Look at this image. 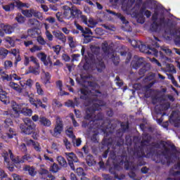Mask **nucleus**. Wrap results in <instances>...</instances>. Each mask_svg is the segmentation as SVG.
Returning <instances> with one entry per match:
<instances>
[{"label": "nucleus", "mask_w": 180, "mask_h": 180, "mask_svg": "<svg viewBox=\"0 0 180 180\" xmlns=\"http://www.w3.org/2000/svg\"><path fill=\"white\" fill-rule=\"evenodd\" d=\"M103 106L102 101H97L96 103H93L92 107L87 108L86 110V115L85 118L87 120L91 119L93 122L102 120V115H95L94 112L96 110H99Z\"/></svg>", "instance_id": "1"}, {"label": "nucleus", "mask_w": 180, "mask_h": 180, "mask_svg": "<svg viewBox=\"0 0 180 180\" xmlns=\"http://www.w3.org/2000/svg\"><path fill=\"white\" fill-rule=\"evenodd\" d=\"M9 155H10V158L11 160H12V162L15 164H18V163H23L25 160H29L30 158V155H24L23 157V160H20L19 158H13V153L11 151V150H8V153H4L3 154V157L4 158V161L7 163H9V161L8 160V158H9Z\"/></svg>", "instance_id": "2"}, {"label": "nucleus", "mask_w": 180, "mask_h": 180, "mask_svg": "<svg viewBox=\"0 0 180 180\" xmlns=\"http://www.w3.org/2000/svg\"><path fill=\"white\" fill-rule=\"evenodd\" d=\"M22 13L27 18L34 17L35 18H37L39 20H44L42 13L34 8L22 10Z\"/></svg>", "instance_id": "3"}, {"label": "nucleus", "mask_w": 180, "mask_h": 180, "mask_svg": "<svg viewBox=\"0 0 180 180\" xmlns=\"http://www.w3.org/2000/svg\"><path fill=\"white\" fill-rule=\"evenodd\" d=\"M25 106V103L17 104L15 101L11 102L13 111H5L4 115H11L16 117L18 113H22V108Z\"/></svg>", "instance_id": "4"}, {"label": "nucleus", "mask_w": 180, "mask_h": 180, "mask_svg": "<svg viewBox=\"0 0 180 180\" xmlns=\"http://www.w3.org/2000/svg\"><path fill=\"white\" fill-rule=\"evenodd\" d=\"M15 6L18 7V8H30V4L22 3L19 0H17L15 2L11 3L8 5H4L3 6V9L6 12H9V11L13 10Z\"/></svg>", "instance_id": "5"}, {"label": "nucleus", "mask_w": 180, "mask_h": 180, "mask_svg": "<svg viewBox=\"0 0 180 180\" xmlns=\"http://www.w3.org/2000/svg\"><path fill=\"white\" fill-rule=\"evenodd\" d=\"M144 15L147 18H150V16L151 15V13L150 11L146 10L144 7H142L141 9L140 10V13L136 15L137 22L139 23L140 24L144 23Z\"/></svg>", "instance_id": "6"}, {"label": "nucleus", "mask_w": 180, "mask_h": 180, "mask_svg": "<svg viewBox=\"0 0 180 180\" xmlns=\"http://www.w3.org/2000/svg\"><path fill=\"white\" fill-rule=\"evenodd\" d=\"M37 57L41 60V62L44 64V65H52L53 63L51 60L50 57L47 58V55L44 52H40L37 54Z\"/></svg>", "instance_id": "7"}, {"label": "nucleus", "mask_w": 180, "mask_h": 180, "mask_svg": "<svg viewBox=\"0 0 180 180\" xmlns=\"http://www.w3.org/2000/svg\"><path fill=\"white\" fill-rule=\"evenodd\" d=\"M63 131V123H62V122L60 119H57L56 124L55 128L53 129V135L55 137H57V136L60 135Z\"/></svg>", "instance_id": "8"}, {"label": "nucleus", "mask_w": 180, "mask_h": 180, "mask_svg": "<svg viewBox=\"0 0 180 180\" xmlns=\"http://www.w3.org/2000/svg\"><path fill=\"white\" fill-rule=\"evenodd\" d=\"M65 155L67 159L69 162V165L72 170H75V167L73 162H77V156L75 155L74 153H65Z\"/></svg>", "instance_id": "9"}, {"label": "nucleus", "mask_w": 180, "mask_h": 180, "mask_svg": "<svg viewBox=\"0 0 180 180\" xmlns=\"http://www.w3.org/2000/svg\"><path fill=\"white\" fill-rule=\"evenodd\" d=\"M0 28L7 34H11L14 32V27L9 25L0 23Z\"/></svg>", "instance_id": "10"}, {"label": "nucleus", "mask_w": 180, "mask_h": 180, "mask_svg": "<svg viewBox=\"0 0 180 180\" xmlns=\"http://www.w3.org/2000/svg\"><path fill=\"white\" fill-rule=\"evenodd\" d=\"M146 60L143 58H140L137 60H133L131 61V66L134 69H138L141 65H145Z\"/></svg>", "instance_id": "11"}, {"label": "nucleus", "mask_w": 180, "mask_h": 180, "mask_svg": "<svg viewBox=\"0 0 180 180\" xmlns=\"http://www.w3.org/2000/svg\"><path fill=\"white\" fill-rule=\"evenodd\" d=\"M26 143L28 146H32L33 148L37 151V152H41V148L38 142H34L32 139H27L26 141Z\"/></svg>", "instance_id": "12"}, {"label": "nucleus", "mask_w": 180, "mask_h": 180, "mask_svg": "<svg viewBox=\"0 0 180 180\" xmlns=\"http://www.w3.org/2000/svg\"><path fill=\"white\" fill-rule=\"evenodd\" d=\"M75 26H76V28H77V30L81 31V32L83 34L82 36H84V37H86V36H85L84 34L93 35V32H91V30L90 29H89V28L84 29L82 26H80L77 23H75Z\"/></svg>", "instance_id": "13"}, {"label": "nucleus", "mask_w": 180, "mask_h": 180, "mask_svg": "<svg viewBox=\"0 0 180 180\" xmlns=\"http://www.w3.org/2000/svg\"><path fill=\"white\" fill-rule=\"evenodd\" d=\"M28 25H32L36 29H41L42 27V24L40 22V21H38V20H36V18H30L28 20Z\"/></svg>", "instance_id": "14"}, {"label": "nucleus", "mask_w": 180, "mask_h": 180, "mask_svg": "<svg viewBox=\"0 0 180 180\" xmlns=\"http://www.w3.org/2000/svg\"><path fill=\"white\" fill-rule=\"evenodd\" d=\"M30 61L34 63L37 65V67H39V64L38 63L37 59L35 57H34L33 56H31L30 57L25 56L24 64L25 65H28Z\"/></svg>", "instance_id": "15"}, {"label": "nucleus", "mask_w": 180, "mask_h": 180, "mask_svg": "<svg viewBox=\"0 0 180 180\" xmlns=\"http://www.w3.org/2000/svg\"><path fill=\"white\" fill-rule=\"evenodd\" d=\"M42 83L44 84H50L51 83V75L48 72H43L41 74V77Z\"/></svg>", "instance_id": "16"}, {"label": "nucleus", "mask_w": 180, "mask_h": 180, "mask_svg": "<svg viewBox=\"0 0 180 180\" xmlns=\"http://www.w3.org/2000/svg\"><path fill=\"white\" fill-rule=\"evenodd\" d=\"M82 14V11L77 8L76 7L73 6L71 9V18H79V16Z\"/></svg>", "instance_id": "17"}, {"label": "nucleus", "mask_w": 180, "mask_h": 180, "mask_svg": "<svg viewBox=\"0 0 180 180\" xmlns=\"http://www.w3.org/2000/svg\"><path fill=\"white\" fill-rule=\"evenodd\" d=\"M53 34L55 36V37L59 39L60 41H61L62 43H65L66 37L62 32L59 31H56V32H53Z\"/></svg>", "instance_id": "18"}, {"label": "nucleus", "mask_w": 180, "mask_h": 180, "mask_svg": "<svg viewBox=\"0 0 180 180\" xmlns=\"http://www.w3.org/2000/svg\"><path fill=\"white\" fill-rule=\"evenodd\" d=\"M36 127L21 125L20 129L26 134H30Z\"/></svg>", "instance_id": "19"}, {"label": "nucleus", "mask_w": 180, "mask_h": 180, "mask_svg": "<svg viewBox=\"0 0 180 180\" xmlns=\"http://www.w3.org/2000/svg\"><path fill=\"white\" fill-rule=\"evenodd\" d=\"M49 170L46 169H41L39 171V174L41 176V178L44 179V180L47 179H51V176L52 175H49Z\"/></svg>", "instance_id": "20"}, {"label": "nucleus", "mask_w": 180, "mask_h": 180, "mask_svg": "<svg viewBox=\"0 0 180 180\" xmlns=\"http://www.w3.org/2000/svg\"><path fill=\"white\" fill-rule=\"evenodd\" d=\"M0 93V101L3 102L4 104H7L9 103V99L6 96V92L3 91V89L1 88Z\"/></svg>", "instance_id": "21"}, {"label": "nucleus", "mask_w": 180, "mask_h": 180, "mask_svg": "<svg viewBox=\"0 0 180 180\" xmlns=\"http://www.w3.org/2000/svg\"><path fill=\"white\" fill-rule=\"evenodd\" d=\"M63 9L65 10L63 13L65 18L67 19H70V18H72V15H71L72 9L70 8V7L68 6H64Z\"/></svg>", "instance_id": "22"}, {"label": "nucleus", "mask_w": 180, "mask_h": 180, "mask_svg": "<svg viewBox=\"0 0 180 180\" xmlns=\"http://www.w3.org/2000/svg\"><path fill=\"white\" fill-rule=\"evenodd\" d=\"M8 86L10 87H11L12 89H13V90L15 91L16 92H19V94H20L22 91V89L20 88V86L15 82H11L8 84Z\"/></svg>", "instance_id": "23"}, {"label": "nucleus", "mask_w": 180, "mask_h": 180, "mask_svg": "<svg viewBox=\"0 0 180 180\" xmlns=\"http://www.w3.org/2000/svg\"><path fill=\"white\" fill-rule=\"evenodd\" d=\"M97 25H98V21H96V20H94V18H89L87 21V24L86 25H87L90 28H94Z\"/></svg>", "instance_id": "24"}, {"label": "nucleus", "mask_w": 180, "mask_h": 180, "mask_svg": "<svg viewBox=\"0 0 180 180\" xmlns=\"http://www.w3.org/2000/svg\"><path fill=\"white\" fill-rule=\"evenodd\" d=\"M35 89L37 91V94L39 96H44V91L41 87V85L40 84L39 82H36L35 83Z\"/></svg>", "instance_id": "25"}, {"label": "nucleus", "mask_w": 180, "mask_h": 180, "mask_svg": "<svg viewBox=\"0 0 180 180\" xmlns=\"http://www.w3.org/2000/svg\"><path fill=\"white\" fill-rule=\"evenodd\" d=\"M56 160H57L58 163L60 166L64 167H65L67 166V162H66L65 159L63 156L58 155L57 157Z\"/></svg>", "instance_id": "26"}, {"label": "nucleus", "mask_w": 180, "mask_h": 180, "mask_svg": "<svg viewBox=\"0 0 180 180\" xmlns=\"http://www.w3.org/2000/svg\"><path fill=\"white\" fill-rule=\"evenodd\" d=\"M108 13L117 15V18H119L121 20V21H122V23H124V24H127L128 23V21H127L125 20V18L123 15H122L121 13H115L112 11H110V10H108Z\"/></svg>", "instance_id": "27"}, {"label": "nucleus", "mask_w": 180, "mask_h": 180, "mask_svg": "<svg viewBox=\"0 0 180 180\" xmlns=\"http://www.w3.org/2000/svg\"><path fill=\"white\" fill-rule=\"evenodd\" d=\"M39 122L45 127H49L51 125V122L44 117L39 118Z\"/></svg>", "instance_id": "28"}, {"label": "nucleus", "mask_w": 180, "mask_h": 180, "mask_svg": "<svg viewBox=\"0 0 180 180\" xmlns=\"http://www.w3.org/2000/svg\"><path fill=\"white\" fill-rule=\"evenodd\" d=\"M86 163L89 167H91L96 164L94 158L92 155H87L86 158Z\"/></svg>", "instance_id": "29"}, {"label": "nucleus", "mask_w": 180, "mask_h": 180, "mask_svg": "<svg viewBox=\"0 0 180 180\" xmlns=\"http://www.w3.org/2000/svg\"><path fill=\"white\" fill-rule=\"evenodd\" d=\"M25 106H26V104L25 105L23 106L21 113H22L25 116H31L32 115V109L27 108H25Z\"/></svg>", "instance_id": "30"}, {"label": "nucleus", "mask_w": 180, "mask_h": 180, "mask_svg": "<svg viewBox=\"0 0 180 180\" xmlns=\"http://www.w3.org/2000/svg\"><path fill=\"white\" fill-rule=\"evenodd\" d=\"M25 171H28V174L31 176H34L37 174V172L35 171V169L34 167H30L29 166L26 167L25 168Z\"/></svg>", "instance_id": "31"}, {"label": "nucleus", "mask_w": 180, "mask_h": 180, "mask_svg": "<svg viewBox=\"0 0 180 180\" xmlns=\"http://www.w3.org/2000/svg\"><path fill=\"white\" fill-rule=\"evenodd\" d=\"M8 56V50L4 48L0 49V58L4 59Z\"/></svg>", "instance_id": "32"}, {"label": "nucleus", "mask_w": 180, "mask_h": 180, "mask_svg": "<svg viewBox=\"0 0 180 180\" xmlns=\"http://www.w3.org/2000/svg\"><path fill=\"white\" fill-rule=\"evenodd\" d=\"M42 50V46H39L37 45H33L32 48L30 49V51L32 53H36L37 51H41Z\"/></svg>", "instance_id": "33"}, {"label": "nucleus", "mask_w": 180, "mask_h": 180, "mask_svg": "<svg viewBox=\"0 0 180 180\" xmlns=\"http://www.w3.org/2000/svg\"><path fill=\"white\" fill-rule=\"evenodd\" d=\"M68 43L72 49L75 48L77 46V42L74 41V39L72 37H68Z\"/></svg>", "instance_id": "34"}, {"label": "nucleus", "mask_w": 180, "mask_h": 180, "mask_svg": "<svg viewBox=\"0 0 180 180\" xmlns=\"http://www.w3.org/2000/svg\"><path fill=\"white\" fill-rule=\"evenodd\" d=\"M56 85H57V86H58V87L59 88V89H60V93H59V94H60V96L68 95L67 93H65V92L63 91V89H62V86H63V84H62V82H61L60 81L57 82H56Z\"/></svg>", "instance_id": "35"}, {"label": "nucleus", "mask_w": 180, "mask_h": 180, "mask_svg": "<svg viewBox=\"0 0 180 180\" xmlns=\"http://www.w3.org/2000/svg\"><path fill=\"white\" fill-rule=\"evenodd\" d=\"M59 167L57 164L53 163L52 166H51L49 170L53 173H56L59 170Z\"/></svg>", "instance_id": "36"}, {"label": "nucleus", "mask_w": 180, "mask_h": 180, "mask_svg": "<svg viewBox=\"0 0 180 180\" xmlns=\"http://www.w3.org/2000/svg\"><path fill=\"white\" fill-rule=\"evenodd\" d=\"M167 71H169L170 72L176 73V69H175L174 65H172V64L167 63Z\"/></svg>", "instance_id": "37"}, {"label": "nucleus", "mask_w": 180, "mask_h": 180, "mask_svg": "<svg viewBox=\"0 0 180 180\" xmlns=\"http://www.w3.org/2000/svg\"><path fill=\"white\" fill-rule=\"evenodd\" d=\"M15 19L20 24L24 23L25 21V18L21 14H18Z\"/></svg>", "instance_id": "38"}, {"label": "nucleus", "mask_w": 180, "mask_h": 180, "mask_svg": "<svg viewBox=\"0 0 180 180\" xmlns=\"http://www.w3.org/2000/svg\"><path fill=\"white\" fill-rule=\"evenodd\" d=\"M24 122L26 125L25 127H30V126L36 127L34 123L32 122V121L31 120H30L29 118H25L24 120Z\"/></svg>", "instance_id": "39"}, {"label": "nucleus", "mask_w": 180, "mask_h": 180, "mask_svg": "<svg viewBox=\"0 0 180 180\" xmlns=\"http://www.w3.org/2000/svg\"><path fill=\"white\" fill-rule=\"evenodd\" d=\"M66 134H67L68 137H71L72 139H75V136L73 134V131H72V127H70V128L67 129Z\"/></svg>", "instance_id": "40"}, {"label": "nucleus", "mask_w": 180, "mask_h": 180, "mask_svg": "<svg viewBox=\"0 0 180 180\" xmlns=\"http://www.w3.org/2000/svg\"><path fill=\"white\" fill-rule=\"evenodd\" d=\"M79 18L86 25H88V18L86 15L80 14V16L79 17Z\"/></svg>", "instance_id": "41"}, {"label": "nucleus", "mask_w": 180, "mask_h": 180, "mask_svg": "<svg viewBox=\"0 0 180 180\" xmlns=\"http://www.w3.org/2000/svg\"><path fill=\"white\" fill-rule=\"evenodd\" d=\"M5 178H6V174L2 169H0V180H11L9 178L4 179Z\"/></svg>", "instance_id": "42"}, {"label": "nucleus", "mask_w": 180, "mask_h": 180, "mask_svg": "<svg viewBox=\"0 0 180 180\" xmlns=\"http://www.w3.org/2000/svg\"><path fill=\"white\" fill-rule=\"evenodd\" d=\"M6 43H8L11 47H14L15 46V41L12 39L11 37L6 38Z\"/></svg>", "instance_id": "43"}, {"label": "nucleus", "mask_w": 180, "mask_h": 180, "mask_svg": "<svg viewBox=\"0 0 180 180\" xmlns=\"http://www.w3.org/2000/svg\"><path fill=\"white\" fill-rule=\"evenodd\" d=\"M167 78H169V79L172 80V83L175 86H178V84L176 82V81L174 79V77L172 75H167Z\"/></svg>", "instance_id": "44"}, {"label": "nucleus", "mask_w": 180, "mask_h": 180, "mask_svg": "<svg viewBox=\"0 0 180 180\" xmlns=\"http://www.w3.org/2000/svg\"><path fill=\"white\" fill-rule=\"evenodd\" d=\"M45 35L49 41H53V34L49 31H46Z\"/></svg>", "instance_id": "45"}, {"label": "nucleus", "mask_w": 180, "mask_h": 180, "mask_svg": "<svg viewBox=\"0 0 180 180\" xmlns=\"http://www.w3.org/2000/svg\"><path fill=\"white\" fill-rule=\"evenodd\" d=\"M60 49L61 47L60 45H56L52 47V49L57 55H58V53H60Z\"/></svg>", "instance_id": "46"}, {"label": "nucleus", "mask_w": 180, "mask_h": 180, "mask_svg": "<svg viewBox=\"0 0 180 180\" xmlns=\"http://www.w3.org/2000/svg\"><path fill=\"white\" fill-rule=\"evenodd\" d=\"M38 43L39 44H41L42 46H44V44H46V41H45V39L41 37H38L37 39Z\"/></svg>", "instance_id": "47"}, {"label": "nucleus", "mask_w": 180, "mask_h": 180, "mask_svg": "<svg viewBox=\"0 0 180 180\" xmlns=\"http://www.w3.org/2000/svg\"><path fill=\"white\" fill-rule=\"evenodd\" d=\"M1 78L3 80L11 81V75H8L5 72L1 75Z\"/></svg>", "instance_id": "48"}, {"label": "nucleus", "mask_w": 180, "mask_h": 180, "mask_svg": "<svg viewBox=\"0 0 180 180\" xmlns=\"http://www.w3.org/2000/svg\"><path fill=\"white\" fill-rule=\"evenodd\" d=\"M52 105L55 107H58V108H60V107H62V104L60 102L58 101L56 99H54L53 101H52Z\"/></svg>", "instance_id": "49"}, {"label": "nucleus", "mask_w": 180, "mask_h": 180, "mask_svg": "<svg viewBox=\"0 0 180 180\" xmlns=\"http://www.w3.org/2000/svg\"><path fill=\"white\" fill-rule=\"evenodd\" d=\"M65 106L70 108H75V105L71 100H68L67 102H65Z\"/></svg>", "instance_id": "50"}, {"label": "nucleus", "mask_w": 180, "mask_h": 180, "mask_svg": "<svg viewBox=\"0 0 180 180\" xmlns=\"http://www.w3.org/2000/svg\"><path fill=\"white\" fill-rule=\"evenodd\" d=\"M28 35L32 37H35L37 35V33L35 30H28Z\"/></svg>", "instance_id": "51"}, {"label": "nucleus", "mask_w": 180, "mask_h": 180, "mask_svg": "<svg viewBox=\"0 0 180 180\" xmlns=\"http://www.w3.org/2000/svg\"><path fill=\"white\" fill-rule=\"evenodd\" d=\"M76 173H77V175L79 176H84V169L82 168H77V169H76Z\"/></svg>", "instance_id": "52"}, {"label": "nucleus", "mask_w": 180, "mask_h": 180, "mask_svg": "<svg viewBox=\"0 0 180 180\" xmlns=\"http://www.w3.org/2000/svg\"><path fill=\"white\" fill-rule=\"evenodd\" d=\"M148 53L150 55H158V51L155 49H149V51H148Z\"/></svg>", "instance_id": "53"}, {"label": "nucleus", "mask_w": 180, "mask_h": 180, "mask_svg": "<svg viewBox=\"0 0 180 180\" xmlns=\"http://www.w3.org/2000/svg\"><path fill=\"white\" fill-rule=\"evenodd\" d=\"M4 66L6 68H10L13 66V63L11 60H6L4 62Z\"/></svg>", "instance_id": "54"}, {"label": "nucleus", "mask_w": 180, "mask_h": 180, "mask_svg": "<svg viewBox=\"0 0 180 180\" xmlns=\"http://www.w3.org/2000/svg\"><path fill=\"white\" fill-rule=\"evenodd\" d=\"M63 142H64L65 146H66V149L70 150V148H71V144H70V143L68 141V139H65L63 140Z\"/></svg>", "instance_id": "55"}, {"label": "nucleus", "mask_w": 180, "mask_h": 180, "mask_svg": "<svg viewBox=\"0 0 180 180\" xmlns=\"http://www.w3.org/2000/svg\"><path fill=\"white\" fill-rule=\"evenodd\" d=\"M63 17L62 13L58 12L56 13V18L59 22H63Z\"/></svg>", "instance_id": "56"}, {"label": "nucleus", "mask_w": 180, "mask_h": 180, "mask_svg": "<svg viewBox=\"0 0 180 180\" xmlns=\"http://www.w3.org/2000/svg\"><path fill=\"white\" fill-rule=\"evenodd\" d=\"M104 68H105V65L103 62H101L100 64L97 66V69L98 72L102 71V70Z\"/></svg>", "instance_id": "57"}, {"label": "nucleus", "mask_w": 180, "mask_h": 180, "mask_svg": "<svg viewBox=\"0 0 180 180\" xmlns=\"http://www.w3.org/2000/svg\"><path fill=\"white\" fill-rule=\"evenodd\" d=\"M150 60L152 63L156 64L158 67H161L162 66L161 63L157 59H155V58L150 59Z\"/></svg>", "instance_id": "58"}, {"label": "nucleus", "mask_w": 180, "mask_h": 180, "mask_svg": "<svg viewBox=\"0 0 180 180\" xmlns=\"http://www.w3.org/2000/svg\"><path fill=\"white\" fill-rule=\"evenodd\" d=\"M79 54H74L72 55V61H79Z\"/></svg>", "instance_id": "59"}, {"label": "nucleus", "mask_w": 180, "mask_h": 180, "mask_svg": "<svg viewBox=\"0 0 180 180\" xmlns=\"http://www.w3.org/2000/svg\"><path fill=\"white\" fill-rule=\"evenodd\" d=\"M11 53L13 54V56H16L19 54V50L15 49H11Z\"/></svg>", "instance_id": "60"}, {"label": "nucleus", "mask_w": 180, "mask_h": 180, "mask_svg": "<svg viewBox=\"0 0 180 180\" xmlns=\"http://www.w3.org/2000/svg\"><path fill=\"white\" fill-rule=\"evenodd\" d=\"M62 58L63 60H65V62H68L70 60V58L67 55V54H63L62 56Z\"/></svg>", "instance_id": "61"}, {"label": "nucleus", "mask_w": 180, "mask_h": 180, "mask_svg": "<svg viewBox=\"0 0 180 180\" xmlns=\"http://www.w3.org/2000/svg\"><path fill=\"white\" fill-rule=\"evenodd\" d=\"M102 49L103 50L104 52H106L108 51V43L107 42L103 43Z\"/></svg>", "instance_id": "62"}, {"label": "nucleus", "mask_w": 180, "mask_h": 180, "mask_svg": "<svg viewBox=\"0 0 180 180\" xmlns=\"http://www.w3.org/2000/svg\"><path fill=\"white\" fill-rule=\"evenodd\" d=\"M11 79L12 78H13L15 80H20L21 78L20 77H18L16 74H13V75H11Z\"/></svg>", "instance_id": "63"}, {"label": "nucleus", "mask_w": 180, "mask_h": 180, "mask_svg": "<svg viewBox=\"0 0 180 180\" xmlns=\"http://www.w3.org/2000/svg\"><path fill=\"white\" fill-rule=\"evenodd\" d=\"M14 180H23L19 175L18 174H13V175Z\"/></svg>", "instance_id": "64"}]
</instances>
